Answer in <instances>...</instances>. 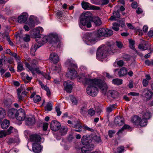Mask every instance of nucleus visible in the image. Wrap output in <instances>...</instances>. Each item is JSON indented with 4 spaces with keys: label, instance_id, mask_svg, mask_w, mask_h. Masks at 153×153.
I'll return each instance as SVG.
<instances>
[{
    "label": "nucleus",
    "instance_id": "f257e3e1",
    "mask_svg": "<svg viewBox=\"0 0 153 153\" xmlns=\"http://www.w3.org/2000/svg\"><path fill=\"white\" fill-rule=\"evenodd\" d=\"M78 77V81L79 82H82L85 85H88V87L97 86L103 92L105 93L107 91L108 88L107 84L105 82L100 79L88 78L87 75L83 74Z\"/></svg>",
    "mask_w": 153,
    "mask_h": 153
},
{
    "label": "nucleus",
    "instance_id": "f03ea898",
    "mask_svg": "<svg viewBox=\"0 0 153 153\" xmlns=\"http://www.w3.org/2000/svg\"><path fill=\"white\" fill-rule=\"evenodd\" d=\"M115 48V45L112 42L108 43L106 47L102 46L99 47L97 53V59L101 60L106 57L107 53L113 54L117 52Z\"/></svg>",
    "mask_w": 153,
    "mask_h": 153
},
{
    "label": "nucleus",
    "instance_id": "7ed1b4c3",
    "mask_svg": "<svg viewBox=\"0 0 153 153\" xmlns=\"http://www.w3.org/2000/svg\"><path fill=\"white\" fill-rule=\"evenodd\" d=\"M66 66L68 67V72L66 76L71 79H74L76 76L77 71L75 69L77 68V66L75 64L74 61L70 59H68L65 62Z\"/></svg>",
    "mask_w": 153,
    "mask_h": 153
},
{
    "label": "nucleus",
    "instance_id": "20e7f679",
    "mask_svg": "<svg viewBox=\"0 0 153 153\" xmlns=\"http://www.w3.org/2000/svg\"><path fill=\"white\" fill-rule=\"evenodd\" d=\"M92 18L88 13H85L81 15V16L80 24H79L80 28L83 30H85V26L89 28L91 27V22Z\"/></svg>",
    "mask_w": 153,
    "mask_h": 153
},
{
    "label": "nucleus",
    "instance_id": "39448f33",
    "mask_svg": "<svg viewBox=\"0 0 153 153\" xmlns=\"http://www.w3.org/2000/svg\"><path fill=\"white\" fill-rule=\"evenodd\" d=\"M113 34V31L107 28H102L99 29L96 34L98 37L102 36H109Z\"/></svg>",
    "mask_w": 153,
    "mask_h": 153
},
{
    "label": "nucleus",
    "instance_id": "423d86ee",
    "mask_svg": "<svg viewBox=\"0 0 153 153\" xmlns=\"http://www.w3.org/2000/svg\"><path fill=\"white\" fill-rule=\"evenodd\" d=\"M97 37L96 33L95 32L87 33L85 36V39L90 42L87 45H90L94 44L97 39Z\"/></svg>",
    "mask_w": 153,
    "mask_h": 153
},
{
    "label": "nucleus",
    "instance_id": "0eeeda50",
    "mask_svg": "<svg viewBox=\"0 0 153 153\" xmlns=\"http://www.w3.org/2000/svg\"><path fill=\"white\" fill-rule=\"evenodd\" d=\"M26 114L25 111L22 108L18 109L16 113V118L19 121H22L25 118Z\"/></svg>",
    "mask_w": 153,
    "mask_h": 153
},
{
    "label": "nucleus",
    "instance_id": "6e6552de",
    "mask_svg": "<svg viewBox=\"0 0 153 153\" xmlns=\"http://www.w3.org/2000/svg\"><path fill=\"white\" fill-rule=\"evenodd\" d=\"M49 42L54 46H56L59 44V38L56 34L52 33L49 35Z\"/></svg>",
    "mask_w": 153,
    "mask_h": 153
},
{
    "label": "nucleus",
    "instance_id": "1a4fd4ad",
    "mask_svg": "<svg viewBox=\"0 0 153 153\" xmlns=\"http://www.w3.org/2000/svg\"><path fill=\"white\" fill-rule=\"evenodd\" d=\"M97 86L92 87H87L86 88L87 93L89 95L92 97L96 96L98 93V88Z\"/></svg>",
    "mask_w": 153,
    "mask_h": 153
},
{
    "label": "nucleus",
    "instance_id": "9d476101",
    "mask_svg": "<svg viewBox=\"0 0 153 153\" xmlns=\"http://www.w3.org/2000/svg\"><path fill=\"white\" fill-rule=\"evenodd\" d=\"M81 4L82 8L85 10L89 9L91 10H100L101 9L100 7H99L91 5L88 2H85L84 1L82 2Z\"/></svg>",
    "mask_w": 153,
    "mask_h": 153
},
{
    "label": "nucleus",
    "instance_id": "9b49d317",
    "mask_svg": "<svg viewBox=\"0 0 153 153\" xmlns=\"http://www.w3.org/2000/svg\"><path fill=\"white\" fill-rule=\"evenodd\" d=\"M30 140L31 142H34V143H43L44 141L43 138L41 137L38 134H33L30 136Z\"/></svg>",
    "mask_w": 153,
    "mask_h": 153
},
{
    "label": "nucleus",
    "instance_id": "f8f14e48",
    "mask_svg": "<svg viewBox=\"0 0 153 153\" xmlns=\"http://www.w3.org/2000/svg\"><path fill=\"white\" fill-rule=\"evenodd\" d=\"M37 43L41 46L45 43H46L48 41H49V35L44 36L42 35L38 37L37 39H36Z\"/></svg>",
    "mask_w": 153,
    "mask_h": 153
},
{
    "label": "nucleus",
    "instance_id": "ddd939ff",
    "mask_svg": "<svg viewBox=\"0 0 153 153\" xmlns=\"http://www.w3.org/2000/svg\"><path fill=\"white\" fill-rule=\"evenodd\" d=\"M138 47L139 49L143 51L150 49L151 48L150 45L148 42L143 40L141 42V43L138 45Z\"/></svg>",
    "mask_w": 153,
    "mask_h": 153
},
{
    "label": "nucleus",
    "instance_id": "4468645a",
    "mask_svg": "<svg viewBox=\"0 0 153 153\" xmlns=\"http://www.w3.org/2000/svg\"><path fill=\"white\" fill-rule=\"evenodd\" d=\"M43 30V29L42 27H36L33 30V35L36 39H37L40 36V33H42Z\"/></svg>",
    "mask_w": 153,
    "mask_h": 153
},
{
    "label": "nucleus",
    "instance_id": "2eb2a0df",
    "mask_svg": "<svg viewBox=\"0 0 153 153\" xmlns=\"http://www.w3.org/2000/svg\"><path fill=\"white\" fill-rule=\"evenodd\" d=\"M51 128L54 131H56L59 130L61 127L60 123L56 120H53L51 122Z\"/></svg>",
    "mask_w": 153,
    "mask_h": 153
},
{
    "label": "nucleus",
    "instance_id": "dca6fc26",
    "mask_svg": "<svg viewBox=\"0 0 153 153\" xmlns=\"http://www.w3.org/2000/svg\"><path fill=\"white\" fill-rule=\"evenodd\" d=\"M92 137L88 134L84 135L81 139V142L83 145L91 144L92 141Z\"/></svg>",
    "mask_w": 153,
    "mask_h": 153
},
{
    "label": "nucleus",
    "instance_id": "f3484780",
    "mask_svg": "<svg viewBox=\"0 0 153 153\" xmlns=\"http://www.w3.org/2000/svg\"><path fill=\"white\" fill-rule=\"evenodd\" d=\"M84 145L85 146L81 149L82 152L83 153H86L88 151H91L94 147V145L92 143Z\"/></svg>",
    "mask_w": 153,
    "mask_h": 153
},
{
    "label": "nucleus",
    "instance_id": "a211bd4d",
    "mask_svg": "<svg viewBox=\"0 0 153 153\" xmlns=\"http://www.w3.org/2000/svg\"><path fill=\"white\" fill-rule=\"evenodd\" d=\"M25 65L28 69L31 72L33 75L34 74V72L35 71L38 74L41 73V72L39 70V68L37 66L35 65L33 66H30V65L27 63H25Z\"/></svg>",
    "mask_w": 153,
    "mask_h": 153
},
{
    "label": "nucleus",
    "instance_id": "6ab92c4d",
    "mask_svg": "<svg viewBox=\"0 0 153 153\" xmlns=\"http://www.w3.org/2000/svg\"><path fill=\"white\" fill-rule=\"evenodd\" d=\"M73 82L69 80L66 81L64 82L65 90L68 93H70L72 88Z\"/></svg>",
    "mask_w": 153,
    "mask_h": 153
},
{
    "label": "nucleus",
    "instance_id": "aec40b11",
    "mask_svg": "<svg viewBox=\"0 0 153 153\" xmlns=\"http://www.w3.org/2000/svg\"><path fill=\"white\" fill-rule=\"evenodd\" d=\"M49 59L54 63H57L59 61V56L55 53H52L50 54Z\"/></svg>",
    "mask_w": 153,
    "mask_h": 153
},
{
    "label": "nucleus",
    "instance_id": "412c9836",
    "mask_svg": "<svg viewBox=\"0 0 153 153\" xmlns=\"http://www.w3.org/2000/svg\"><path fill=\"white\" fill-rule=\"evenodd\" d=\"M28 15L26 13H24L22 15L19 16L18 18V22L20 23H25L27 20Z\"/></svg>",
    "mask_w": 153,
    "mask_h": 153
},
{
    "label": "nucleus",
    "instance_id": "4be33fe9",
    "mask_svg": "<svg viewBox=\"0 0 153 153\" xmlns=\"http://www.w3.org/2000/svg\"><path fill=\"white\" fill-rule=\"evenodd\" d=\"M32 148L33 152L37 153L40 152L42 149L41 145L38 143H33L32 145Z\"/></svg>",
    "mask_w": 153,
    "mask_h": 153
},
{
    "label": "nucleus",
    "instance_id": "5701e85b",
    "mask_svg": "<svg viewBox=\"0 0 153 153\" xmlns=\"http://www.w3.org/2000/svg\"><path fill=\"white\" fill-rule=\"evenodd\" d=\"M152 93L150 90L148 88H145L143 91L144 97L147 100H150L152 96Z\"/></svg>",
    "mask_w": 153,
    "mask_h": 153
},
{
    "label": "nucleus",
    "instance_id": "b1692460",
    "mask_svg": "<svg viewBox=\"0 0 153 153\" xmlns=\"http://www.w3.org/2000/svg\"><path fill=\"white\" fill-rule=\"evenodd\" d=\"M114 123L116 126H122L124 123V119L120 116L117 117L115 118Z\"/></svg>",
    "mask_w": 153,
    "mask_h": 153
},
{
    "label": "nucleus",
    "instance_id": "393cba45",
    "mask_svg": "<svg viewBox=\"0 0 153 153\" xmlns=\"http://www.w3.org/2000/svg\"><path fill=\"white\" fill-rule=\"evenodd\" d=\"M26 124L29 126L33 125L35 123V118L32 116L27 117L25 119Z\"/></svg>",
    "mask_w": 153,
    "mask_h": 153
},
{
    "label": "nucleus",
    "instance_id": "a878e982",
    "mask_svg": "<svg viewBox=\"0 0 153 153\" xmlns=\"http://www.w3.org/2000/svg\"><path fill=\"white\" fill-rule=\"evenodd\" d=\"M41 46L38 44H33L30 48V54L32 56H34L35 55V53L36 50Z\"/></svg>",
    "mask_w": 153,
    "mask_h": 153
},
{
    "label": "nucleus",
    "instance_id": "bb28decb",
    "mask_svg": "<svg viewBox=\"0 0 153 153\" xmlns=\"http://www.w3.org/2000/svg\"><path fill=\"white\" fill-rule=\"evenodd\" d=\"M142 118L148 121L151 117V114L150 112L144 110L141 113Z\"/></svg>",
    "mask_w": 153,
    "mask_h": 153
},
{
    "label": "nucleus",
    "instance_id": "cd10ccee",
    "mask_svg": "<svg viewBox=\"0 0 153 153\" xmlns=\"http://www.w3.org/2000/svg\"><path fill=\"white\" fill-rule=\"evenodd\" d=\"M16 110L13 108L9 109L7 113L8 116L10 118H14L15 117L16 118Z\"/></svg>",
    "mask_w": 153,
    "mask_h": 153
},
{
    "label": "nucleus",
    "instance_id": "c85d7f7f",
    "mask_svg": "<svg viewBox=\"0 0 153 153\" xmlns=\"http://www.w3.org/2000/svg\"><path fill=\"white\" fill-rule=\"evenodd\" d=\"M34 17L31 16H30L27 24L30 28L34 27L35 25Z\"/></svg>",
    "mask_w": 153,
    "mask_h": 153
},
{
    "label": "nucleus",
    "instance_id": "c756f323",
    "mask_svg": "<svg viewBox=\"0 0 153 153\" xmlns=\"http://www.w3.org/2000/svg\"><path fill=\"white\" fill-rule=\"evenodd\" d=\"M140 119V117L138 116L135 115L131 119V122L135 125L139 124V121Z\"/></svg>",
    "mask_w": 153,
    "mask_h": 153
},
{
    "label": "nucleus",
    "instance_id": "7c9ffc66",
    "mask_svg": "<svg viewBox=\"0 0 153 153\" xmlns=\"http://www.w3.org/2000/svg\"><path fill=\"white\" fill-rule=\"evenodd\" d=\"M146 79H143V85L144 87H146L148 85L149 81L151 79V78L149 74L146 75Z\"/></svg>",
    "mask_w": 153,
    "mask_h": 153
},
{
    "label": "nucleus",
    "instance_id": "2f4dec72",
    "mask_svg": "<svg viewBox=\"0 0 153 153\" xmlns=\"http://www.w3.org/2000/svg\"><path fill=\"white\" fill-rule=\"evenodd\" d=\"M39 83L41 88L47 92V95L48 96H50L51 95V92L49 88L46 85H45L42 82L39 81Z\"/></svg>",
    "mask_w": 153,
    "mask_h": 153
},
{
    "label": "nucleus",
    "instance_id": "473e14b6",
    "mask_svg": "<svg viewBox=\"0 0 153 153\" xmlns=\"http://www.w3.org/2000/svg\"><path fill=\"white\" fill-rule=\"evenodd\" d=\"M127 73V69L125 67H122L118 72V75L120 77L123 76Z\"/></svg>",
    "mask_w": 153,
    "mask_h": 153
},
{
    "label": "nucleus",
    "instance_id": "72a5a7b5",
    "mask_svg": "<svg viewBox=\"0 0 153 153\" xmlns=\"http://www.w3.org/2000/svg\"><path fill=\"white\" fill-rule=\"evenodd\" d=\"M113 16H112L110 18L111 20H116V18H119L120 15L119 12L118 11H114L113 13Z\"/></svg>",
    "mask_w": 153,
    "mask_h": 153
},
{
    "label": "nucleus",
    "instance_id": "f704fd0d",
    "mask_svg": "<svg viewBox=\"0 0 153 153\" xmlns=\"http://www.w3.org/2000/svg\"><path fill=\"white\" fill-rule=\"evenodd\" d=\"M10 125V122L9 120L4 119L1 124V127L3 129L7 128Z\"/></svg>",
    "mask_w": 153,
    "mask_h": 153
},
{
    "label": "nucleus",
    "instance_id": "c9c22d12",
    "mask_svg": "<svg viewBox=\"0 0 153 153\" xmlns=\"http://www.w3.org/2000/svg\"><path fill=\"white\" fill-rule=\"evenodd\" d=\"M108 93L110 94L111 96L114 98H117L119 95L118 92L115 90H110Z\"/></svg>",
    "mask_w": 153,
    "mask_h": 153
},
{
    "label": "nucleus",
    "instance_id": "e433bc0d",
    "mask_svg": "<svg viewBox=\"0 0 153 153\" xmlns=\"http://www.w3.org/2000/svg\"><path fill=\"white\" fill-rule=\"evenodd\" d=\"M117 106V105L115 104L110 105L106 108V111L107 112L108 114H109L116 108L115 107L116 106Z\"/></svg>",
    "mask_w": 153,
    "mask_h": 153
},
{
    "label": "nucleus",
    "instance_id": "4c0bfd02",
    "mask_svg": "<svg viewBox=\"0 0 153 153\" xmlns=\"http://www.w3.org/2000/svg\"><path fill=\"white\" fill-rule=\"evenodd\" d=\"M68 128L64 127H62L59 130V133L61 136L66 134L68 131Z\"/></svg>",
    "mask_w": 153,
    "mask_h": 153
},
{
    "label": "nucleus",
    "instance_id": "58836bf2",
    "mask_svg": "<svg viewBox=\"0 0 153 153\" xmlns=\"http://www.w3.org/2000/svg\"><path fill=\"white\" fill-rule=\"evenodd\" d=\"M93 21L96 26H99L102 24L101 20L99 17H95Z\"/></svg>",
    "mask_w": 153,
    "mask_h": 153
},
{
    "label": "nucleus",
    "instance_id": "ea45409f",
    "mask_svg": "<svg viewBox=\"0 0 153 153\" xmlns=\"http://www.w3.org/2000/svg\"><path fill=\"white\" fill-rule=\"evenodd\" d=\"M87 111V106L86 105H84L81 107L80 112L81 114L83 115H85L86 114Z\"/></svg>",
    "mask_w": 153,
    "mask_h": 153
},
{
    "label": "nucleus",
    "instance_id": "a19ab883",
    "mask_svg": "<svg viewBox=\"0 0 153 153\" xmlns=\"http://www.w3.org/2000/svg\"><path fill=\"white\" fill-rule=\"evenodd\" d=\"M148 121L140 117V119L139 121V124L141 126L144 127L147 125Z\"/></svg>",
    "mask_w": 153,
    "mask_h": 153
},
{
    "label": "nucleus",
    "instance_id": "79ce46f5",
    "mask_svg": "<svg viewBox=\"0 0 153 153\" xmlns=\"http://www.w3.org/2000/svg\"><path fill=\"white\" fill-rule=\"evenodd\" d=\"M123 80L121 79H115L113 80L112 83L116 85H121L122 83Z\"/></svg>",
    "mask_w": 153,
    "mask_h": 153
},
{
    "label": "nucleus",
    "instance_id": "37998d69",
    "mask_svg": "<svg viewBox=\"0 0 153 153\" xmlns=\"http://www.w3.org/2000/svg\"><path fill=\"white\" fill-rule=\"evenodd\" d=\"M92 139L97 143H101L102 140L100 136L95 135L92 137Z\"/></svg>",
    "mask_w": 153,
    "mask_h": 153
},
{
    "label": "nucleus",
    "instance_id": "c03bdc74",
    "mask_svg": "<svg viewBox=\"0 0 153 153\" xmlns=\"http://www.w3.org/2000/svg\"><path fill=\"white\" fill-rule=\"evenodd\" d=\"M6 132L8 135L10 134L12 132H14L16 133H17V129H15L12 127L10 126L9 129L6 131Z\"/></svg>",
    "mask_w": 153,
    "mask_h": 153
},
{
    "label": "nucleus",
    "instance_id": "a18cd8bd",
    "mask_svg": "<svg viewBox=\"0 0 153 153\" xmlns=\"http://www.w3.org/2000/svg\"><path fill=\"white\" fill-rule=\"evenodd\" d=\"M52 104L50 102H48L45 107V110L48 111H51L52 109Z\"/></svg>",
    "mask_w": 153,
    "mask_h": 153
},
{
    "label": "nucleus",
    "instance_id": "49530a36",
    "mask_svg": "<svg viewBox=\"0 0 153 153\" xmlns=\"http://www.w3.org/2000/svg\"><path fill=\"white\" fill-rule=\"evenodd\" d=\"M120 26V25L117 22L114 23L113 24L112 28L115 31H118L119 30V27Z\"/></svg>",
    "mask_w": 153,
    "mask_h": 153
},
{
    "label": "nucleus",
    "instance_id": "de8ad7c7",
    "mask_svg": "<svg viewBox=\"0 0 153 153\" xmlns=\"http://www.w3.org/2000/svg\"><path fill=\"white\" fill-rule=\"evenodd\" d=\"M24 69L23 65L20 63L18 62L17 66V71L21 72Z\"/></svg>",
    "mask_w": 153,
    "mask_h": 153
},
{
    "label": "nucleus",
    "instance_id": "09e8293b",
    "mask_svg": "<svg viewBox=\"0 0 153 153\" xmlns=\"http://www.w3.org/2000/svg\"><path fill=\"white\" fill-rule=\"evenodd\" d=\"M41 98L39 95H36L33 98V100L35 102H37L40 101L41 100Z\"/></svg>",
    "mask_w": 153,
    "mask_h": 153
},
{
    "label": "nucleus",
    "instance_id": "8fccbe9b",
    "mask_svg": "<svg viewBox=\"0 0 153 153\" xmlns=\"http://www.w3.org/2000/svg\"><path fill=\"white\" fill-rule=\"evenodd\" d=\"M117 63V65L119 67H122L124 65V62L123 60H120L119 61H117L116 62H115V63L114 64V66H115L114 65L115 63Z\"/></svg>",
    "mask_w": 153,
    "mask_h": 153
},
{
    "label": "nucleus",
    "instance_id": "3c124183",
    "mask_svg": "<svg viewBox=\"0 0 153 153\" xmlns=\"http://www.w3.org/2000/svg\"><path fill=\"white\" fill-rule=\"evenodd\" d=\"M7 135L6 131L1 130L0 131V138H2Z\"/></svg>",
    "mask_w": 153,
    "mask_h": 153
},
{
    "label": "nucleus",
    "instance_id": "603ef678",
    "mask_svg": "<svg viewBox=\"0 0 153 153\" xmlns=\"http://www.w3.org/2000/svg\"><path fill=\"white\" fill-rule=\"evenodd\" d=\"M71 100L73 105H76L77 104V101L75 97L73 96L70 97Z\"/></svg>",
    "mask_w": 153,
    "mask_h": 153
},
{
    "label": "nucleus",
    "instance_id": "864d4df0",
    "mask_svg": "<svg viewBox=\"0 0 153 153\" xmlns=\"http://www.w3.org/2000/svg\"><path fill=\"white\" fill-rule=\"evenodd\" d=\"M4 39H6L7 41L8 42L10 45L11 46H13V43L11 42L10 41V39L9 38V36L8 35H4Z\"/></svg>",
    "mask_w": 153,
    "mask_h": 153
},
{
    "label": "nucleus",
    "instance_id": "5fc2aeb1",
    "mask_svg": "<svg viewBox=\"0 0 153 153\" xmlns=\"http://www.w3.org/2000/svg\"><path fill=\"white\" fill-rule=\"evenodd\" d=\"M6 115L4 109L1 108H0V116L1 117H4Z\"/></svg>",
    "mask_w": 153,
    "mask_h": 153
},
{
    "label": "nucleus",
    "instance_id": "6e6d98bb",
    "mask_svg": "<svg viewBox=\"0 0 153 153\" xmlns=\"http://www.w3.org/2000/svg\"><path fill=\"white\" fill-rule=\"evenodd\" d=\"M24 40L26 42L29 41L30 40V36L29 35H25L23 38Z\"/></svg>",
    "mask_w": 153,
    "mask_h": 153
},
{
    "label": "nucleus",
    "instance_id": "4d7b16f0",
    "mask_svg": "<svg viewBox=\"0 0 153 153\" xmlns=\"http://www.w3.org/2000/svg\"><path fill=\"white\" fill-rule=\"evenodd\" d=\"M129 46H130V47L132 48V49H133L134 48V41L131 40V39H129Z\"/></svg>",
    "mask_w": 153,
    "mask_h": 153
},
{
    "label": "nucleus",
    "instance_id": "13d9d810",
    "mask_svg": "<svg viewBox=\"0 0 153 153\" xmlns=\"http://www.w3.org/2000/svg\"><path fill=\"white\" fill-rule=\"evenodd\" d=\"M124 150V147L123 146H120L118 147L117 149V152L118 153H121Z\"/></svg>",
    "mask_w": 153,
    "mask_h": 153
},
{
    "label": "nucleus",
    "instance_id": "bf43d9fd",
    "mask_svg": "<svg viewBox=\"0 0 153 153\" xmlns=\"http://www.w3.org/2000/svg\"><path fill=\"white\" fill-rule=\"evenodd\" d=\"M88 114L91 116L94 115L95 113V111L93 109H90L88 111Z\"/></svg>",
    "mask_w": 153,
    "mask_h": 153
},
{
    "label": "nucleus",
    "instance_id": "052dcab7",
    "mask_svg": "<svg viewBox=\"0 0 153 153\" xmlns=\"http://www.w3.org/2000/svg\"><path fill=\"white\" fill-rule=\"evenodd\" d=\"M118 24L120 25V26H121L122 27H124L126 26L124 20L123 19L120 20Z\"/></svg>",
    "mask_w": 153,
    "mask_h": 153
},
{
    "label": "nucleus",
    "instance_id": "680f3d73",
    "mask_svg": "<svg viewBox=\"0 0 153 153\" xmlns=\"http://www.w3.org/2000/svg\"><path fill=\"white\" fill-rule=\"evenodd\" d=\"M56 111L57 113V115L59 116H60L62 113L61 112L60 110V108L59 106H56L55 108Z\"/></svg>",
    "mask_w": 153,
    "mask_h": 153
},
{
    "label": "nucleus",
    "instance_id": "e2e57ef3",
    "mask_svg": "<svg viewBox=\"0 0 153 153\" xmlns=\"http://www.w3.org/2000/svg\"><path fill=\"white\" fill-rule=\"evenodd\" d=\"M81 123H77L74 126V127L76 128L81 129L82 128Z\"/></svg>",
    "mask_w": 153,
    "mask_h": 153
},
{
    "label": "nucleus",
    "instance_id": "0e129e2a",
    "mask_svg": "<svg viewBox=\"0 0 153 153\" xmlns=\"http://www.w3.org/2000/svg\"><path fill=\"white\" fill-rule=\"evenodd\" d=\"M83 128V129L92 132L94 131V130L93 129L90 128L86 126H84Z\"/></svg>",
    "mask_w": 153,
    "mask_h": 153
},
{
    "label": "nucleus",
    "instance_id": "69168bd1",
    "mask_svg": "<svg viewBox=\"0 0 153 153\" xmlns=\"http://www.w3.org/2000/svg\"><path fill=\"white\" fill-rule=\"evenodd\" d=\"M38 62L37 60L36 59H33L32 62V64L31 65H30V66H37V65L38 64Z\"/></svg>",
    "mask_w": 153,
    "mask_h": 153
},
{
    "label": "nucleus",
    "instance_id": "338daca9",
    "mask_svg": "<svg viewBox=\"0 0 153 153\" xmlns=\"http://www.w3.org/2000/svg\"><path fill=\"white\" fill-rule=\"evenodd\" d=\"M102 3L101 4L103 5H106L108 4L109 2V0H102Z\"/></svg>",
    "mask_w": 153,
    "mask_h": 153
},
{
    "label": "nucleus",
    "instance_id": "774afa93",
    "mask_svg": "<svg viewBox=\"0 0 153 153\" xmlns=\"http://www.w3.org/2000/svg\"><path fill=\"white\" fill-rule=\"evenodd\" d=\"M43 76L46 79L49 80L51 79V77L48 74L45 73H43Z\"/></svg>",
    "mask_w": 153,
    "mask_h": 153
}]
</instances>
